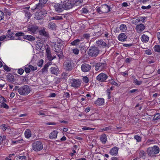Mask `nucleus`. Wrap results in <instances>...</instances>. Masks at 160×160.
I'll use <instances>...</instances> for the list:
<instances>
[{"label":"nucleus","instance_id":"f257e3e1","mask_svg":"<svg viewBox=\"0 0 160 160\" xmlns=\"http://www.w3.org/2000/svg\"><path fill=\"white\" fill-rule=\"evenodd\" d=\"M160 151L159 147L157 146H154L148 148L147 150V152L148 155L151 157L155 156L156 155L158 154Z\"/></svg>","mask_w":160,"mask_h":160},{"label":"nucleus","instance_id":"f03ea898","mask_svg":"<svg viewBox=\"0 0 160 160\" xmlns=\"http://www.w3.org/2000/svg\"><path fill=\"white\" fill-rule=\"evenodd\" d=\"M88 56L90 57L94 58L97 57L99 53L98 48L95 46L90 47L87 51Z\"/></svg>","mask_w":160,"mask_h":160},{"label":"nucleus","instance_id":"7ed1b4c3","mask_svg":"<svg viewBox=\"0 0 160 160\" xmlns=\"http://www.w3.org/2000/svg\"><path fill=\"white\" fill-rule=\"evenodd\" d=\"M74 63L72 60L70 59L67 60L63 63L64 68L66 71H71L74 67Z\"/></svg>","mask_w":160,"mask_h":160},{"label":"nucleus","instance_id":"20e7f679","mask_svg":"<svg viewBox=\"0 0 160 160\" xmlns=\"http://www.w3.org/2000/svg\"><path fill=\"white\" fill-rule=\"evenodd\" d=\"M18 91L19 93L21 95H27L30 92V88L28 86L25 85L18 88Z\"/></svg>","mask_w":160,"mask_h":160},{"label":"nucleus","instance_id":"39448f33","mask_svg":"<svg viewBox=\"0 0 160 160\" xmlns=\"http://www.w3.org/2000/svg\"><path fill=\"white\" fill-rule=\"evenodd\" d=\"M62 2L64 9H70L74 6L73 3H72L71 0H64Z\"/></svg>","mask_w":160,"mask_h":160},{"label":"nucleus","instance_id":"423d86ee","mask_svg":"<svg viewBox=\"0 0 160 160\" xmlns=\"http://www.w3.org/2000/svg\"><path fill=\"white\" fill-rule=\"evenodd\" d=\"M32 146L33 150L36 151H39L43 148L42 144L39 141L34 142L32 144Z\"/></svg>","mask_w":160,"mask_h":160},{"label":"nucleus","instance_id":"0eeeda50","mask_svg":"<svg viewBox=\"0 0 160 160\" xmlns=\"http://www.w3.org/2000/svg\"><path fill=\"white\" fill-rule=\"evenodd\" d=\"M82 81L79 79H72L71 80L70 83L71 86L74 88H78L80 87Z\"/></svg>","mask_w":160,"mask_h":160},{"label":"nucleus","instance_id":"6e6552de","mask_svg":"<svg viewBox=\"0 0 160 160\" xmlns=\"http://www.w3.org/2000/svg\"><path fill=\"white\" fill-rule=\"evenodd\" d=\"M106 64L104 63L99 62L96 63L95 65V70L96 71H101L104 70Z\"/></svg>","mask_w":160,"mask_h":160},{"label":"nucleus","instance_id":"1a4fd4ad","mask_svg":"<svg viewBox=\"0 0 160 160\" xmlns=\"http://www.w3.org/2000/svg\"><path fill=\"white\" fill-rule=\"evenodd\" d=\"M108 77L106 74L101 73L97 77L96 79L99 82H104L108 78Z\"/></svg>","mask_w":160,"mask_h":160},{"label":"nucleus","instance_id":"9d476101","mask_svg":"<svg viewBox=\"0 0 160 160\" xmlns=\"http://www.w3.org/2000/svg\"><path fill=\"white\" fill-rule=\"evenodd\" d=\"M48 0H39V2L36 5L35 9H41L43 7L45 6V4L48 2Z\"/></svg>","mask_w":160,"mask_h":160},{"label":"nucleus","instance_id":"9b49d317","mask_svg":"<svg viewBox=\"0 0 160 160\" xmlns=\"http://www.w3.org/2000/svg\"><path fill=\"white\" fill-rule=\"evenodd\" d=\"M53 7L55 11L58 12H61L64 9L62 3L61 4L56 3L54 5Z\"/></svg>","mask_w":160,"mask_h":160},{"label":"nucleus","instance_id":"f8f14e48","mask_svg":"<svg viewBox=\"0 0 160 160\" xmlns=\"http://www.w3.org/2000/svg\"><path fill=\"white\" fill-rule=\"evenodd\" d=\"M91 66L88 64L84 63L81 66V68L82 71L84 72L89 71L91 69Z\"/></svg>","mask_w":160,"mask_h":160},{"label":"nucleus","instance_id":"ddd939ff","mask_svg":"<svg viewBox=\"0 0 160 160\" xmlns=\"http://www.w3.org/2000/svg\"><path fill=\"white\" fill-rule=\"evenodd\" d=\"M119 148L117 147H114L111 149L109 153L112 155L116 156L118 154Z\"/></svg>","mask_w":160,"mask_h":160},{"label":"nucleus","instance_id":"4468645a","mask_svg":"<svg viewBox=\"0 0 160 160\" xmlns=\"http://www.w3.org/2000/svg\"><path fill=\"white\" fill-rule=\"evenodd\" d=\"M101 7L103 13H107L110 11V7L107 5H103Z\"/></svg>","mask_w":160,"mask_h":160},{"label":"nucleus","instance_id":"2eb2a0df","mask_svg":"<svg viewBox=\"0 0 160 160\" xmlns=\"http://www.w3.org/2000/svg\"><path fill=\"white\" fill-rule=\"evenodd\" d=\"M104 103V100L102 98H98L94 102L97 106H100L102 105Z\"/></svg>","mask_w":160,"mask_h":160},{"label":"nucleus","instance_id":"dca6fc26","mask_svg":"<svg viewBox=\"0 0 160 160\" xmlns=\"http://www.w3.org/2000/svg\"><path fill=\"white\" fill-rule=\"evenodd\" d=\"M13 32H11V30L9 29L8 30L7 34L6 35L7 38L10 39H14V37L13 36Z\"/></svg>","mask_w":160,"mask_h":160},{"label":"nucleus","instance_id":"f3484780","mask_svg":"<svg viewBox=\"0 0 160 160\" xmlns=\"http://www.w3.org/2000/svg\"><path fill=\"white\" fill-rule=\"evenodd\" d=\"M145 28V27L143 24H140L136 26V29L138 32H141L143 31Z\"/></svg>","mask_w":160,"mask_h":160},{"label":"nucleus","instance_id":"a211bd4d","mask_svg":"<svg viewBox=\"0 0 160 160\" xmlns=\"http://www.w3.org/2000/svg\"><path fill=\"white\" fill-rule=\"evenodd\" d=\"M39 33L41 36L47 37H48L49 36L48 33L46 31L45 29L44 28L39 30Z\"/></svg>","mask_w":160,"mask_h":160},{"label":"nucleus","instance_id":"6ab92c4d","mask_svg":"<svg viewBox=\"0 0 160 160\" xmlns=\"http://www.w3.org/2000/svg\"><path fill=\"white\" fill-rule=\"evenodd\" d=\"M46 55L48 60L51 59V53L50 49L49 46L47 45V48H46Z\"/></svg>","mask_w":160,"mask_h":160},{"label":"nucleus","instance_id":"aec40b11","mask_svg":"<svg viewBox=\"0 0 160 160\" xmlns=\"http://www.w3.org/2000/svg\"><path fill=\"white\" fill-rule=\"evenodd\" d=\"M57 53V56H58L59 59L63 58V53L62 50H59L58 49L55 51Z\"/></svg>","mask_w":160,"mask_h":160},{"label":"nucleus","instance_id":"412c9836","mask_svg":"<svg viewBox=\"0 0 160 160\" xmlns=\"http://www.w3.org/2000/svg\"><path fill=\"white\" fill-rule=\"evenodd\" d=\"M126 38V36L124 33L120 34L118 37V39L121 41H125Z\"/></svg>","mask_w":160,"mask_h":160},{"label":"nucleus","instance_id":"4be33fe9","mask_svg":"<svg viewBox=\"0 0 160 160\" xmlns=\"http://www.w3.org/2000/svg\"><path fill=\"white\" fill-rule=\"evenodd\" d=\"M23 38L29 41H34L35 39V37L31 35H25V34L23 36Z\"/></svg>","mask_w":160,"mask_h":160},{"label":"nucleus","instance_id":"5701e85b","mask_svg":"<svg viewBox=\"0 0 160 160\" xmlns=\"http://www.w3.org/2000/svg\"><path fill=\"white\" fill-rule=\"evenodd\" d=\"M58 132L54 130L50 134L49 137L50 139L55 138L57 137Z\"/></svg>","mask_w":160,"mask_h":160},{"label":"nucleus","instance_id":"b1692460","mask_svg":"<svg viewBox=\"0 0 160 160\" xmlns=\"http://www.w3.org/2000/svg\"><path fill=\"white\" fill-rule=\"evenodd\" d=\"M38 27L37 26H32L31 27L28 28V31L32 32V33H35V32L38 29Z\"/></svg>","mask_w":160,"mask_h":160},{"label":"nucleus","instance_id":"393cba45","mask_svg":"<svg viewBox=\"0 0 160 160\" xmlns=\"http://www.w3.org/2000/svg\"><path fill=\"white\" fill-rule=\"evenodd\" d=\"M149 39L148 37L145 34H143L141 38V41L142 42H147L149 40Z\"/></svg>","mask_w":160,"mask_h":160},{"label":"nucleus","instance_id":"a878e982","mask_svg":"<svg viewBox=\"0 0 160 160\" xmlns=\"http://www.w3.org/2000/svg\"><path fill=\"white\" fill-rule=\"evenodd\" d=\"M51 73L54 75H57L58 71V69L56 67H52L50 68Z\"/></svg>","mask_w":160,"mask_h":160},{"label":"nucleus","instance_id":"bb28decb","mask_svg":"<svg viewBox=\"0 0 160 160\" xmlns=\"http://www.w3.org/2000/svg\"><path fill=\"white\" fill-rule=\"evenodd\" d=\"M44 16L40 12H36L35 18L38 20H40Z\"/></svg>","mask_w":160,"mask_h":160},{"label":"nucleus","instance_id":"cd10ccee","mask_svg":"<svg viewBox=\"0 0 160 160\" xmlns=\"http://www.w3.org/2000/svg\"><path fill=\"white\" fill-rule=\"evenodd\" d=\"M25 137L27 138H29L31 136V132L29 129L26 130L24 133Z\"/></svg>","mask_w":160,"mask_h":160},{"label":"nucleus","instance_id":"c85d7f7f","mask_svg":"<svg viewBox=\"0 0 160 160\" xmlns=\"http://www.w3.org/2000/svg\"><path fill=\"white\" fill-rule=\"evenodd\" d=\"M8 80L10 82H12L14 81V76L12 74H11L7 76Z\"/></svg>","mask_w":160,"mask_h":160},{"label":"nucleus","instance_id":"c756f323","mask_svg":"<svg viewBox=\"0 0 160 160\" xmlns=\"http://www.w3.org/2000/svg\"><path fill=\"white\" fill-rule=\"evenodd\" d=\"M96 43L98 46H102L103 47H106L107 44L102 40L100 39L96 42Z\"/></svg>","mask_w":160,"mask_h":160},{"label":"nucleus","instance_id":"7c9ffc66","mask_svg":"<svg viewBox=\"0 0 160 160\" xmlns=\"http://www.w3.org/2000/svg\"><path fill=\"white\" fill-rule=\"evenodd\" d=\"M139 156L141 158L145 159L146 158V153L145 152L142 150H140L139 153Z\"/></svg>","mask_w":160,"mask_h":160},{"label":"nucleus","instance_id":"2f4dec72","mask_svg":"<svg viewBox=\"0 0 160 160\" xmlns=\"http://www.w3.org/2000/svg\"><path fill=\"white\" fill-rule=\"evenodd\" d=\"M48 27L50 29L53 30L55 29L56 26L54 23L51 22L48 24Z\"/></svg>","mask_w":160,"mask_h":160},{"label":"nucleus","instance_id":"473e14b6","mask_svg":"<svg viewBox=\"0 0 160 160\" xmlns=\"http://www.w3.org/2000/svg\"><path fill=\"white\" fill-rule=\"evenodd\" d=\"M100 140L103 143L105 144L107 141V137L106 135L103 134L102 135L100 138Z\"/></svg>","mask_w":160,"mask_h":160},{"label":"nucleus","instance_id":"72a5a7b5","mask_svg":"<svg viewBox=\"0 0 160 160\" xmlns=\"http://www.w3.org/2000/svg\"><path fill=\"white\" fill-rule=\"evenodd\" d=\"M48 66L49 65L47 64H46L44 65V67L41 70L42 73H44L47 72Z\"/></svg>","mask_w":160,"mask_h":160},{"label":"nucleus","instance_id":"f704fd0d","mask_svg":"<svg viewBox=\"0 0 160 160\" xmlns=\"http://www.w3.org/2000/svg\"><path fill=\"white\" fill-rule=\"evenodd\" d=\"M80 41V40L79 39H77L72 42L71 44L72 45H77L78 44Z\"/></svg>","mask_w":160,"mask_h":160},{"label":"nucleus","instance_id":"c9c22d12","mask_svg":"<svg viewBox=\"0 0 160 160\" xmlns=\"http://www.w3.org/2000/svg\"><path fill=\"white\" fill-rule=\"evenodd\" d=\"M127 28L126 25L122 24L120 27V29L122 32L125 31L127 29Z\"/></svg>","mask_w":160,"mask_h":160},{"label":"nucleus","instance_id":"e433bc0d","mask_svg":"<svg viewBox=\"0 0 160 160\" xmlns=\"http://www.w3.org/2000/svg\"><path fill=\"white\" fill-rule=\"evenodd\" d=\"M0 108H3L6 109H8L9 107L4 102H2L0 104Z\"/></svg>","mask_w":160,"mask_h":160},{"label":"nucleus","instance_id":"4c0bfd02","mask_svg":"<svg viewBox=\"0 0 160 160\" xmlns=\"http://www.w3.org/2000/svg\"><path fill=\"white\" fill-rule=\"evenodd\" d=\"M54 49V51H56V50L57 49L60 50H62V45L61 43H58L57 45L56 44V46Z\"/></svg>","mask_w":160,"mask_h":160},{"label":"nucleus","instance_id":"58836bf2","mask_svg":"<svg viewBox=\"0 0 160 160\" xmlns=\"http://www.w3.org/2000/svg\"><path fill=\"white\" fill-rule=\"evenodd\" d=\"M133 83L136 85H140L142 84V82L138 81L137 79L135 78L133 80Z\"/></svg>","mask_w":160,"mask_h":160},{"label":"nucleus","instance_id":"ea45409f","mask_svg":"<svg viewBox=\"0 0 160 160\" xmlns=\"http://www.w3.org/2000/svg\"><path fill=\"white\" fill-rule=\"evenodd\" d=\"M160 118V114L157 113L154 116L153 120H156Z\"/></svg>","mask_w":160,"mask_h":160},{"label":"nucleus","instance_id":"a19ab883","mask_svg":"<svg viewBox=\"0 0 160 160\" xmlns=\"http://www.w3.org/2000/svg\"><path fill=\"white\" fill-rule=\"evenodd\" d=\"M24 33L22 32H19L16 33L15 35L16 37H20V36H22L23 38V36L24 35Z\"/></svg>","mask_w":160,"mask_h":160},{"label":"nucleus","instance_id":"79ce46f5","mask_svg":"<svg viewBox=\"0 0 160 160\" xmlns=\"http://www.w3.org/2000/svg\"><path fill=\"white\" fill-rule=\"evenodd\" d=\"M134 138L138 142H140L141 141L142 138L138 135H135L134 137Z\"/></svg>","mask_w":160,"mask_h":160},{"label":"nucleus","instance_id":"37998d69","mask_svg":"<svg viewBox=\"0 0 160 160\" xmlns=\"http://www.w3.org/2000/svg\"><path fill=\"white\" fill-rule=\"evenodd\" d=\"M3 68L4 70L7 72H10L11 70V68L8 67L6 65H4Z\"/></svg>","mask_w":160,"mask_h":160},{"label":"nucleus","instance_id":"c03bdc74","mask_svg":"<svg viewBox=\"0 0 160 160\" xmlns=\"http://www.w3.org/2000/svg\"><path fill=\"white\" fill-rule=\"evenodd\" d=\"M17 160H26V156H22L18 157L17 158Z\"/></svg>","mask_w":160,"mask_h":160},{"label":"nucleus","instance_id":"a18cd8bd","mask_svg":"<svg viewBox=\"0 0 160 160\" xmlns=\"http://www.w3.org/2000/svg\"><path fill=\"white\" fill-rule=\"evenodd\" d=\"M28 67L30 68V71H35L37 69V67L33 66L32 65H29Z\"/></svg>","mask_w":160,"mask_h":160},{"label":"nucleus","instance_id":"49530a36","mask_svg":"<svg viewBox=\"0 0 160 160\" xmlns=\"http://www.w3.org/2000/svg\"><path fill=\"white\" fill-rule=\"evenodd\" d=\"M4 16V13L1 11L0 10V21L2 20Z\"/></svg>","mask_w":160,"mask_h":160},{"label":"nucleus","instance_id":"de8ad7c7","mask_svg":"<svg viewBox=\"0 0 160 160\" xmlns=\"http://www.w3.org/2000/svg\"><path fill=\"white\" fill-rule=\"evenodd\" d=\"M144 18L143 17H140L139 19H136V22L138 23L140 21H142V22H144Z\"/></svg>","mask_w":160,"mask_h":160},{"label":"nucleus","instance_id":"09e8293b","mask_svg":"<svg viewBox=\"0 0 160 160\" xmlns=\"http://www.w3.org/2000/svg\"><path fill=\"white\" fill-rule=\"evenodd\" d=\"M83 37L86 39H89L90 37V34L88 33H85L83 34Z\"/></svg>","mask_w":160,"mask_h":160},{"label":"nucleus","instance_id":"8fccbe9b","mask_svg":"<svg viewBox=\"0 0 160 160\" xmlns=\"http://www.w3.org/2000/svg\"><path fill=\"white\" fill-rule=\"evenodd\" d=\"M82 80L86 83H88L89 81L88 78L87 76L83 77Z\"/></svg>","mask_w":160,"mask_h":160},{"label":"nucleus","instance_id":"3c124183","mask_svg":"<svg viewBox=\"0 0 160 160\" xmlns=\"http://www.w3.org/2000/svg\"><path fill=\"white\" fill-rule=\"evenodd\" d=\"M82 12L83 13H87L88 12V11L86 8H83L81 10Z\"/></svg>","mask_w":160,"mask_h":160},{"label":"nucleus","instance_id":"603ef678","mask_svg":"<svg viewBox=\"0 0 160 160\" xmlns=\"http://www.w3.org/2000/svg\"><path fill=\"white\" fill-rule=\"evenodd\" d=\"M151 6L150 5L147 6H142L141 7V8L142 9H149L151 8Z\"/></svg>","mask_w":160,"mask_h":160},{"label":"nucleus","instance_id":"864d4df0","mask_svg":"<svg viewBox=\"0 0 160 160\" xmlns=\"http://www.w3.org/2000/svg\"><path fill=\"white\" fill-rule=\"evenodd\" d=\"M62 77L63 78L65 79L68 76V73L63 72L62 74Z\"/></svg>","mask_w":160,"mask_h":160},{"label":"nucleus","instance_id":"5fc2aeb1","mask_svg":"<svg viewBox=\"0 0 160 160\" xmlns=\"http://www.w3.org/2000/svg\"><path fill=\"white\" fill-rule=\"evenodd\" d=\"M79 51V50L78 48H74L72 50L73 52L76 55L78 54Z\"/></svg>","mask_w":160,"mask_h":160},{"label":"nucleus","instance_id":"6e6d98bb","mask_svg":"<svg viewBox=\"0 0 160 160\" xmlns=\"http://www.w3.org/2000/svg\"><path fill=\"white\" fill-rule=\"evenodd\" d=\"M101 9L102 8L101 7L98 8L96 9V11L99 14L102 13L103 12H102V10H101Z\"/></svg>","mask_w":160,"mask_h":160},{"label":"nucleus","instance_id":"4d7b16f0","mask_svg":"<svg viewBox=\"0 0 160 160\" xmlns=\"http://www.w3.org/2000/svg\"><path fill=\"white\" fill-rule=\"evenodd\" d=\"M24 72V70L22 68H20L18 69V72L19 74L22 75Z\"/></svg>","mask_w":160,"mask_h":160},{"label":"nucleus","instance_id":"13d9d810","mask_svg":"<svg viewBox=\"0 0 160 160\" xmlns=\"http://www.w3.org/2000/svg\"><path fill=\"white\" fill-rule=\"evenodd\" d=\"M107 95L108 96V99H109L111 97L110 95L111 92H110V89H108L107 90Z\"/></svg>","mask_w":160,"mask_h":160},{"label":"nucleus","instance_id":"bf43d9fd","mask_svg":"<svg viewBox=\"0 0 160 160\" xmlns=\"http://www.w3.org/2000/svg\"><path fill=\"white\" fill-rule=\"evenodd\" d=\"M25 71L26 73H29L30 72V68L28 67H26L24 68Z\"/></svg>","mask_w":160,"mask_h":160},{"label":"nucleus","instance_id":"052dcab7","mask_svg":"<svg viewBox=\"0 0 160 160\" xmlns=\"http://www.w3.org/2000/svg\"><path fill=\"white\" fill-rule=\"evenodd\" d=\"M1 128L3 131L6 130V129L8 128V127H7V125L5 124L2 125V126H1Z\"/></svg>","mask_w":160,"mask_h":160},{"label":"nucleus","instance_id":"680f3d73","mask_svg":"<svg viewBox=\"0 0 160 160\" xmlns=\"http://www.w3.org/2000/svg\"><path fill=\"white\" fill-rule=\"evenodd\" d=\"M40 12H41L42 14L44 16L47 13V11L46 10H45L44 9H42L40 11Z\"/></svg>","mask_w":160,"mask_h":160},{"label":"nucleus","instance_id":"e2e57ef3","mask_svg":"<svg viewBox=\"0 0 160 160\" xmlns=\"http://www.w3.org/2000/svg\"><path fill=\"white\" fill-rule=\"evenodd\" d=\"M111 83L112 84L114 85L115 86H117L118 85V83L113 80H111Z\"/></svg>","mask_w":160,"mask_h":160},{"label":"nucleus","instance_id":"0e129e2a","mask_svg":"<svg viewBox=\"0 0 160 160\" xmlns=\"http://www.w3.org/2000/svg\"><path fill=\"white\" fill-rule=\"evenodd\" d=\"M43 60L41 59L39 61V62L38 64V66L40 67L42 66L43 63Z\"/></svg>","mask_w":160,"mask_h":160},{"label":"nucleus","instance_id":"69168bd1","mask_svg":"<svg viewBox=\"0 0 160 160\" xmlns=\"http://www.w3.org/2000/svg\"><path fill=\"white\" fill-rule=\"evenodd\" d=\"M6 38H7V37L5 35H2L0 37V41H3Z\"/></svg>","mask_w":160,"mask_h":160},{"label":"nucleus","instance_id":"338daca9","mask_svg":"<svg viewBox=\"0 0 160 160\" xmlns=\"http://www.w3.org/2000/svg\"><path fill=\"white\" fill-rule=\"evenodd\" d=\"M145 53L148 55H150L152 53L151 51L149 49L146 50L145 51Z\"/></svg>","mask_w":160,"mask_h":160},{"label":"nucleus","instance_id":"774afa93","mask_svg":"<svg viewBox=\"0 0 160 160\" xmlns=\"http://www.w3.org/2000/svg\"><path fill=\"white\" fill-rule=\"evenodd\" d=\"M157 35L158 38L160 42V32H158L157 33Z\"/></svg>","mask_w":160,"mask_h":160}]
</instances>
